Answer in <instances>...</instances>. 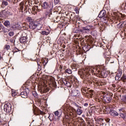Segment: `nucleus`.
<instances>
[{"label": "nucleus", "mask_w": 126, "mask_h": 126, "mask_svg": "<svg viewBox=\"0 0 126 126\" xmlns=\"http://www.w3.org/2000/svg\"><path fill=\"white\" fill-rule=\"evenodd\" d=\"M42 6L44 9H49V13L52 14V9H53V7L52 2L45 1L43 2Z\"/></svg>", "instance_id": "f257e3e1"}, {"label": "nucleus", "mask_w": 126, "mask_h": 126, "mask_svg": "<svg viewBox=\"0 0 126 126\" xmlns=\"http://www.w3.org/2000/svg\"><path fill=\"white\" fill-rule=\"evenodd\" d=\"M79 74H80L81 78H82V79H88L91 75L90 71H89V69L86 71L82 70L79 72Z\"/></svg>", "instance_id": "f03ea898"}, {"label": "nucleus", "mask_w": 126, "mask_h": 126, "mask_svg": "<svg viewBox=\"0 0 126 126\" xmlns=\"http://www.w3.org/2000/svg\"><path fill=\"white\" fill-rule=\"evenodd\" d=\"M100 70H101L100 66L95 67L89 69L90 74H91V73H94V74H96V76L97 75H98L99 73H100Z\"/></svg>", "instance_id": "7ed1b4c3"}, {"label": "nucleus", "mask_w": 126, "mask_h": 126, "mask_svg": "<svg viewBox=\"0 0 126 126\" xmlns=\"http://www.w3.org/2000/svg\"><path fill=\"white\" fill-rule=\"evenodd\" d=\"M103 102L110 103L112 101V95L110 94H106L102 98Z\"/></svg>", "instance_id": "20e7f679"}, {"label": "nucleus", "mask_w": 126, "mask_h": 126, "mask_svg": "<svg viewBox=\"0 0 126 126\" xmlns=\"http://www.w3.org/2000/svg\"><path fill=\"white\" fill-rule=\"evenodd\" d=\"M4 111L8 114L10 112H11V104L7 103L5 104L4 106Z\"/></svg>", "instance_id": "39448f33"}, {"label": "nucleus", "mask_w": 126, "mask_h": 126, "mask_svg": "<svg viewBox=\"0 0 126 126\" xmlns=\"http://www.w3.org/2000/svg\"><path fill=\"white\" fill-rule=\"evenodd\" d=\"M30 91L29 89L27 88L25 90V91H23L20 93V96L22 98H28V94Z\"/></svg>", "instance_id": "423d86ee"}, {"label": "nucleus", "mask_w": 126, "mask_h": 126, "mask_svg": "<svg viewBox=\"0 0 126 126\" xmlns=\"http://www.w3.org/2000/svg\"><path fill=\"white\" fill-rule=\"evenodd\" d=\"M92 30V26H86V27L82 28V31H85L86 33H90Z\"/></svg>", "instance_id": "0eeeda50"}, {"label": "nucleus", "mask_w": 126, "mask_h": 126, "mask_svg": "<svg viewBox=\"0 0 126 126\" xmlns=\"http://www.w3.org/2000/svg\"><path fill=\"white\" fill-rule=\"evenodd\" d=\"M24 34H25V35L23 36V34H22L19 39L20 42L21 43V44H24V43H26V40L27 39V34H26L25 32H24Z\"/></svg>", "instance_id": "6e6552de"}, {"label": "nucleus", "mask_w": 126, "mask_h": 126, "mask_svg": "<svg viewBox=\"0 0 126 126\" xmlns=\"http://www.w3.org/2000/svg\"><path fill=\"white\" fill-rule=\"evenodd\" d=\"M105 15H106V11L105 10H103L99 13L98 17L99 18H103L104 20H106L107 18L105 17Z\"/></svg>", "instance_id": "1a4fd4ad"}, {"label": "nucleus", "mask_w": 126, "mask_h": 126, "mask_svg": "<svg viewBox=\"0 0 126 126\" xmlns=\"http://www.w3.org/2000/svg\"><path fill=\"white\" fill-rule=\"evenodd\" d=\"M122 74H123V70L121 69H119L117 71V74L115 77L116 80H119L120 78H121V76H122Z\"/></svg>", "instance_id": "9d476101"}, {"label": "nucleus", "mask_w": 126, "mask_h": 126, "mask_svg": "<svg viewBox=\"0 0 126 126\" xmlns=\"http://www.w3.org/2000/svg\"><path fill=\"white\" fill-rule=\"evenodd\" d=\"M97 76H99V77H102V78H105L107 76V73L106 72L103 71H101V70H100V73H98V75H97Z\"/></svg>", "instance_id": "9b49d317"}, {"label": "nucleus", "mask_w": 126, "mask_h": 126, "mask_svg": "<svg viewBox=\"0 0 126 126\" xmlns=\"http://www.w3.org/2000/svg\"><path fill=\"white\" fill-rule=\"evenodd\" d=\"M29 27L30 29H32V30H34L35 28H37L38 27V25L35 24L33 23H30L29 24Z\"/></svg>", "instance_id": "f8f14e48"}, {"label": "nucleus", "mask_w": 126, "mask_h": 126, "mask_svg": "<svg viewBox=\"0 0 126 126\" xmlns=\"http://www.w3.org/2000/svg\"><path fill=\"white\" fill-rule=\"evenodd\" d=\"M24 2H21L20 4H19V11H20L21 12H24L23 11V8H24Z\"/></svg>", "instance_id": "ddd939ff"}, {"label": "nucleus", "mask_w": 126, "mask_h": 126, "mask_svg": "<svg viewBox=\"0 0 126 126\" xmlns=\"http://www.w3.org/2000/svg\"><path fill=\"white\" fill-rule=\"evenodd\" d=\"M110 114L111 116H113V117H118V116H119V113L115 110L111 111Z\"/></svg>", "instance_id": "4468645a"}, {"label": "nucleus", "mask_w": 126, "mask_h": 126, "mask_svg": "<svg viewBox=\"0 0 126 126\" xmlns=\"http://www.w3.org/2000/svg\"><path fill=\"white\" fill-rule=\"evenodd\" d=\"M71 96L73 97H76L78 94V91L76 90H74L71 91Z\"/></svg>", "instance_id": "2eb2a0df"}, {"label": "nucleus", "mask_w": 126, "mask_h": 126, "mask_svg": "<svg viewBox=\"0 0 126 126\" xmlns=\"http://www.w3.org/2000/svg\"><path fill=\"white\" fill-rule=\"evenodd\" d=\"M119 115L120 116L121 118H122V119H123V120L125 121V122L126 121V113L120 112L119 113Z\"/></svg>", "instance_id": "dca6fc26"}, {"label": "nucleus", "mask_w": 126, "mask_h": 126, "mask_svg": "<svg viewBox=\"0 0 126 126\" xmlns=\"http://www.w3.org/2000/svg\"><path fill=\"white\" fill-rule=\"evenodd\" d=\"M120 96L121 97V101L124 102V103H126V95H122H122H120Z\"/></svg>", "instance_id": "f3484780"}, {"label": "nucleus", "mask_w": 126, "mask_h": 126, "mask_svg": "<svg viewBox=\"0 0 126 126\" xmlns=\"http://www.w3.org/2000/svg\"><path fill=\"white\" fill-rule=\"evenodd\" d=\"M3 24L5 27H8L10 25V22L9 21L6 20L4 22Z\"/></svg>", "instance_id": "a211bd4d"}, {"label": "nucleus", "mask_w": 126, "mask_h": 126, "mask_svg": "<svg viewBox=\"0 0 126 126\" xmlns=\"http://www.w3.org/2000/svg\"><path fill=\"white\" fill-rule=\"evenodd\" d=\"M65 72L68 73V74H71L72 73V71H71V69L67 68L65 70Z\"/></svg>", "instance_id": "6ab92c4d"}, {"label": "nucleus", "mask_w": 126, "mask_h": 126, "mask_svg": "<svg viewBox=\"0 0 126 126\" xmlns=\"http://www.w3.org/2000/svg\"><path fill=\"white\" fill-rule=\"evenodd\" d=\"M82 113H83V111H82V110H81L79 108H78L77 109V114L79 116H80V115H81V114H82Z\"/></svg>", "instance_id": "aec40b11"}, {"label": "nucleus", "mask_w": 126, "mask_h": 126, "mask_svg": "<svg viewBox=\"0 0 126 126\" xmlns=\"http://www.w3.org/2000/svg\"><path fill=\"white\" fill-rule=\"evenodd\" d=\"M41 34L42 35H49V34H50V32H49V31L48 32L45 31H43L41 32Z\"/></svg>", "instance_id": "412c9836"}, {"label": "nucleus", "mask_w": 126, "mask_h": 126, "mask_svg": "<svg viewBox=\"0 0 126 126\" xmlns=\"http://www.w3.org/2000/svg\"><path fill=\"white\" fill-rule=\"evenodd\" d=\"M27 20L30 22L29 23H33V19H32V18H31V17H28L27 18Z\"/></svg>", "instance_id": "4be33fe9"}, {"label": "nucleus", "mask_w": 126, "mask_h": 126, "mask_svg": "<svg viewBox=\"0 0 126 126\" xmlns=\"http://www.w3.org/2000/svg\"><path fill=\"white\" fill-rule=\"evenodd\" d=\"M121 79L123 82H126V75L124 74L121 78Z\"/></svg>", "instance_id": "5701e85b"}, {"label": "nucleus", "mask_w": 126, "mask_h": 126, "mask_svg": "<svg viewBox=\"0 0 126 126\" xmlns=\"http://www.w3.org/2000/svg\"><path fill=\"white\" fill-rule=\"evenodd\" d=\"M63 83L67 87H69V86H70V83H69V82H68L67 81H64L63 82Z\"/></svg>", "instance_id": "b1692460"}, {"label": "nucleus", "mask_w": 126, "mask_h": 126, "mask_svg": "<svg viewBox=\"0 0 126 126\" xmlns=\"http://www.w3.org/2000/svg\"><path fill=\"white\" fill-rule=\"evenodd\" d=\"M2 5H5V6H6V5H8V3L6 0H2Z\"/></svg>", "instance_id": "393cba45"}, {"label": "nucleus", "mask_w": 126, "mask_h": 126, "mask_svg": "<svg viewBox=\"0 0 126 126\" xmlns=\"http://www.w3.org/2000/svg\"><path fill=\"white\" fill-rule=\"evenodd\" d=\"M73 106H75V107H77V108H79V109H81V106H79L77 103L74 102L73 103Z\"/></svg>", "instance_id": "a878e982"}, {"label": "nucleus", "mask_w": 126, "mask_h": 126, "mask_svg": "<svg viewBox=\"0 0 126 126\" xmlns=\"http://www.w3.org/2000/svg\"><path fill=\"white\" fill-rule=\"evenodd\" d=\"M32 11H36V9H38V6H34L32 8Z\"/></svg>", "instance_id": "bb28decb"}, {"label": "nucleus", "mask_w": 126, "mask_h": 126, "mask_svg": "<svg viewBox=\"0 0 126 126\" xmlns=\"http://www.w3.org/2000/svg\"><path fill=\"white\" fill-rule=\"evenodd\" d=\"M4 49L6 50H9V49H10V46H9V45H5L4 46Z\"/></svg>", "instance_id": "cd10ccee"}, {"label": "nucleus", "mask_w": 126, "mask_h": 126, "mask_svg": "<svg viewBox=\"0 0 126 126\" xmlns=\"http://www.w3.org/2000/svg\"><path fill=\"white\" fill-rule=\"evenodd\" d=\"M9 36L12 37L14 35V32H10L8 33Z\"/></svg>", "instance_id": "c85d7f7f"}, {"label": "nucleus", "mask_w": 126, "mask_h": 126, "mask_svg": "<svg viewBox=\"0 0 126 126\" xmlns=\"http://www.w3.org/2000/svg\"><path fill=\"white\" fill-rule=\"evenodd\" d=\"M41 69H42V66L41 65L38 64L37 70H38V71H40L41 70Z\"/></svg>", "instance_id": "c756f323"}, {"label": "nucleus", "mask_w": 126, "mask_h": 126, "mask_svg": "<svg viewBox=\"0 0 126 126\" xmlns=\"http://www.w3.org/2000/svg\"><path fill=\"white\" fill-rule=\"evenodd\" d=\"M32 94L34 96V97H37V93H36L35 91H33L32 92Z\"/></svg>", "instance_id": "7c9ffc66"}, {"label": "nucleus", "mask_w": 126, "mask_h": 126, "mask_svg": "<svg viewBox=\"0 0 126 126\" xmlns=\"http://www.w3.org/2000/svg\"><path fill=\"white\" fill-rule=\"evenodd\" d=\"M6 13L7 14H8V15H13L12 12L10 11H7Z\"/></svg>", "instance_id": "2f4dec72"}, {"label": "nucleus", "mask_w": 126, "mask_h": 126, "mask_svg": "<svg viewBox=\"0 0 126 126\" xmlns=\"http://www.w3.org/2000/svg\"><path fill=\"white\" fill-rule=\"evenodd\" d=\"M119 111L120 112V113H125V109L124 108L120 109Z\"/></svg>", "instance_id": "473e14b6"}, {"label": "nucleus", "mask_w": 126, "mask_h": 126, "mask_svg": "<svg viewBox=\"0 0 126 126\" xmlns=\"http://www.w3.org/2000/svg\"><path fill=\"white\" fill-rule=\"evenodd\" d=\"M88 113L90 115L89 116L92 117V114H93L92 111L88 110Z\"/></svg>", "instance_id": "72a5a7b5"}, {"label": "nucleus", "mask_w": 126, "mask_h": 126, "mask_svg": "<svg viewBox=\"0 0 126 126\" xmlns=\"http://www.w3.org/2000/svg\"><path fill=\"white\" fill-rule=\"evenodd\" d=\"M60 2V0H54L55 4H58Z\"/></svg>", "instance_id": "f704fd0d"}, {"label": "nucleus", "mask_w": 126, "mask_h": 126, "mask_svg": "<svg viewBox=\"0 0 126 126\" xmlns=\"http://www.w3.org/2000/svg\"><path fill=\"white\" fill-rule=\"evenodd\" d=\"M84 113H85V115H86V117L89 116V113L88 112V111H86Z\"/></svg>", "instance_id": "c9c22d12"}, {"label": "nucleus", "mask_w": 126, "mask_h": 126, "mask_svg": "<svg viewBox=\"0 0 126 126\" xmlns=\"http://www.w3.org/2000/svg\"><path fill=\"white\" fill-rule=\"evenodd\" d=\"M99 85H100V86H103V85H105V83L102 82H100L99 83Z\"/></svg>", "instance_id": "e433bc0d"}, {"label": "nucleus", "mask_w": 126, "mask_h": 126, "mask_svg": "<svg viewBox=\"0 0 126 126\" xmlns=\"http://www.w3.org/2000/svg\"><path fill=\"white\" fill-rule=\"evenodd\" d=\"M12 96H13V97L16 96V93L12 92Z\"/></svg>", "instance_id": "4c0bfd02"}, {"label": "nucleus", "mask_w": 126, "mask_h": 126, "mask_svg": "<svg viewBox=\"0 0 126 126\" xmlns=\"http://www.w3.org/2000/svg\"><path fill=\"white\" fill-rule=\"evenodd\" d=\"M59 114H60V112H59V111H56L55 112V116H59Z\"/></svg>", "instance_id": "58836bf2"}, {"label": "nucleus", "mask_w": 126, "mask_h": 126, "mask_svg": "<svg viewBox=\"0 0 126 126\" xmlns=\"http://www.w3.org/2000/svg\"><path fill=\"white\" fill-rule=\"evenodd\" d=\"M90 92L91 94H89L90 96H93V94L92 93V92H93V90H90Z\"/></svg>", "instance_id": "ea45409f"}, {"label": "nucleus", "mask_w": 126, "mask_h": 126, "mask_svg": "<svg viewBox=\"0 0 126 126\" xmlns=\"http://www.w3.org/2000/svg\"><path fill=\"white\" fill-rule=\"evenodd\" d=\"M84 106L85 107H88V103H85L84 104Z\"/></svg>", "instance_id": "a19ab883"}, {"label": "nucleus", "mask_w": 126, "mask_h": 126, "mask_svg": "<svg viewBox=\"0 0 126 126\" xmlns=\"http://www.w3.org/2000/svg\"><path fill=\"white\" fill-rule=\"evenodd\" d=\"M36 11L37 12H39V11H40V9H39V7L38 6H37V9H36Z\"/></svg>", "instance_id": "79ce46f5"}, {"label": "nucleus", "mask_w": 126, "mask_h": 126, "mask_svg": "<svg viewBox=\"0 0 126 126\" xmlns=\"http://www.w3.org/2000/svg\"><path fill=\"white\" fill-rule=\"evenodd\" d=\"M7 1H9V2H12L13 1V0H6Z\"/></svg>", "instance_id": "37998d69"}, {"label": "nucleus", "mask_w": 126, "mask_h": 126, "mask_svg": "<svg viewBox=\"0 0 126 126\" xmlns=\"http://www.w3.org/2000/svg\"><path fill=\"white\" fill-rule=\"evenodd\" d=\"M112 87H113L114 88H116V85H115V84H112Z\"/></svg>", "instance_id": "c03bdc74"}, {"label": "nucleus", "mask_w": 126, "mask_h": 126, "mask_svg": "<svg viewBox=\"0 0 126 126\" xmlns=\"http://www.w3.org/2000/svg\"><path fill=\"white\" fill-rule=\"evenodd\" d=\"M124 9H126V2L125 3Z\"/></svg>", "instance_id": "a18cd8bd"}, {"label": "nucleus", "mask_w": 126, "mask_h": 126, "mask_svg": "<svg viewBox=\"0 0 126 126\" xmlns=\"http://www.w3.org/2000/svg\"><path fill=\"white\" fill-rule=\"evenodd\" d=\"M15 51L16 52H19V50H18L17 48H16Z\"/></svg>", "instance_id": "49530a36"}, {"label": "nucleus", "mask_w": 126, "mask_h": 126, "mask_svg": "<svg viewBox=\"0 0 126 126\" xmlns=\"http://www.w3.org/2000/svg\"><path fill=\"white\" fill-rule=\"evenodd\" d=\"M48 63V61H47L46 62H44V64H45V65H46V64H47V63Z\"/></svg>", "instance_id": "de8ad7c7"}, {"label": "nucleus", "mask_w": 126, "mask_h": 126, "mask_svg": "<svg viewBox=\"0 0 126 126\" xmlns=\"http://www.w3.org/2000/svg\"><path fill=\"white\" fill-rule=\"evenodd\" d=\"M83 91H84V92H87V90L85 89H83Z\"/></svg>", "instance_id": "09e8293b"}, {"label": "nucleus", "mask_w": 126, "mask_h": 126, "mask_svg": "<svg viewBox=\"0 0 126 126\" xmlns=\"http://www.w3.org/2000/svg\"><path fill=\"white\" fill-rule=\"evenodd\" d=\"M60 68L61 69H63V66H62V65H61L60 66Z\"/></svg>", "instance_id": "8fccbe9b"}, {"label": "nucleus", "mask_w": 126, "mask_h": 126, "mask_svg": "<svg viewBox=\"0 0 126 126\" xmlns=\"http://www.w3.org/2000/svg\"><path fill=\"white\" fill-rule=\"evenodd\" d=\"M1 125H2V123L0 121V126H1Z\"/></svg>", "instance_id": "3c124183"}, {"label": "nucleus", "mask_w": 126, "mask_h": 126, "mask_svg": "<svg viewBox=\"0 0 126 126\" xmlns=\"http://www.w3.org/2000/svg\"><path fill=\"white\" fill-rule=\"evenodd\" d=\"M82 117H83V118H85V115H83Z\"/></svg>", "instance_id": "603ef678"}, {"label": "nucleus", "mask_w": 126, "mask_h": 126, "mask_svg": "<svg viewBox=\"0 0 126 126\" xmlns=\"http://www.w3.org/2000/svg\"><path fill=\"white\" fill-rule=\"evenodd\" d=\"M97 101H98V102H101V101L100 100V99H98V100H97Z\"/></svg>", "instance_id": "864d4df0"}, {"label": "nucleus", "mask_w": 126, "mask_h": 126, "mask_svg": "<svg viewBox=\"0 0 126 126\" xmlns=\"http://www.w3.org/2000/svg\"><path fill=\"white\" fill-rule=\"evenodd\" d=\"M1 56L0 54V60H1Z\"/></svg>", "instance_id": "5fc2aeb1"}, {"label": "nucleus", "mask_w": 126, "mask_h": 126, "mask_svg": "<svg viewBox=\"0 0 126 126\" xmlns=\"http://www.w3.org/2000/svg\"><path fill=\"white\" fill-rule=\"evenodd\" d=\"M33 112H35V110H33Z\"/></svg>", "instance_id": "6e6d98bb"}]
</instances>
